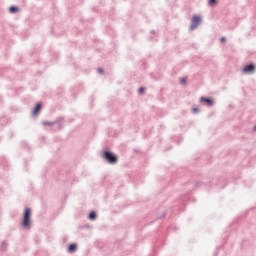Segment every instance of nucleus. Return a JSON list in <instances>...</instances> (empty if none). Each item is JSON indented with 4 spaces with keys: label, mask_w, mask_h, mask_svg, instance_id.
I'll return each instance as SVG.
<instances>
[{
    "label": "nucleus",
    "mask_w": 256,
    "mask_h": 256,
    "mask_svg": "<svg viewBox=\"0 0 256 256\" xmlns=\"http://www.w3.org/2000/svg\"><path fill=\"white\" fill-rule=\"evenodd\" d=\"M225 178L221 177V178H215L213 179V181H202V182H196L195 184L191 183V182H187L186 186L188 187V195L191 193V191H193V189L197 188V187H203V185L205 187L209 186V187H213V185H216V187H218V189H225Z\"/></svg>",
    "instance_id": "1"
},
{
    "label": "nucleus",
    "mask_w": 256,
    "mask_h": 256,
    "mask_svg": "<svg viewBox=\"0 0 256 256\" xmlns=\"http://www.w3.org/2000/svg\"><path fill=\"white\" fill-rule=\"evenodd\" d=\"M101 157L109 165H117L119 162V156L114 152H111L109 148H103Z\"/></svg>",
    "instance_id": "2"
},
{
    "label": "nucleus",
    "mask_w": 256,
    "mask_h": 256,
    "mask_svg": "<svg viewBox=\"0 0 256 256\" xmlns=\"http://www.w3.org/2000/svg\"><path fill=\"white\" fill-rule=\"evenodd\" d=\"M21 227L27 230L31 229V208L29 207H26L23 211Z\"/></svg>",
    "instance_id": "3"
},
{
    "label": "nucleus",
    "mask_w": 256,
    "mask_h": 256,
    "mask_svg": "<svg viewBox=\"0 0 256 256\" xmlns=\"http://www.w3.org/2000/svg\"><path fill=\"white\" fill-rule=\"evenodd\" d=\"M203 21V18L199 14H194L191 18V24H190V31H194V29H197L199 25H201V22Z\"/></svg>",
    "instance_id": "4"
},
{
    "label": "nucleus",
    "mask_w": 256,
    "mask_h": 256,
    "mask_svg": "<svg viewBox=\"0 0 256 256\" xmlns=\"http://www.w3.org/2000/svg\"><path fill=\"white\" fill-rule=\"evenodd\" d=\"M200 103H203L206 107H213L215 105V99L212 97L202 96L200 97Z\"/></svg>",
    "instance_id": "5"
},
{
    "label": "nucleus",
    "mask_w": 256,
    "mask_h": 256,
    "mask_svg": "<svg viewBox=\"0 0 256 256\" xmlns=\"http://www.w3.org/2000/svg\"><path fill=\"white\" fill-rule=\"evenodd\" d=\"M43 109V102H37L35 106L32 108V117H37L41 110Z\"/></svg>",
    "instance_id": "6"
},
{
    "label": "nucleus",
    "mask_w": 256,
    "mask_h": 256,
    "mask_svg": "<svg viewBox=\"0 0 256 256\" xmlns=\"http://www.w3.org/2000/svg\"><path fill=\"white\" fill-rule=\"evenodd\" d=\"M254 71H255V64L253 63L246 64L242 68V73H244V75H249V73H253Z\"/></svg>",
    "instance_id": "7"
},
{
    "label": "nucleus",
    "mask_w": 256,
    "mask_h": 256,
    "mask_svg": "<svg viewBox=\"0 0 256 256\" xmlns=\"http://www.w3.org/2000/svg\"><path fill=\"white\" fill-rule=\"evenodd\" d=\"M63 121H65V117L60 116V117H57L53 121V123H54V125H57L58 129H63Z\"/></svg>",
    "instance_id": "8"
},
{
    "label": "nucleus",
    "mask_w": 256,
    "mask_h": 256,
    "mask_svg": "<svg viewBox=\"0 0 256 256\" xmlns=\"http://www.w3.org/2000/svg\"><path fill=\"white\" fill-rule=\"evenodd\" d=\"M68 253H75L77 251V243H71L67 247Z\"/></svg>",
    "instance_id": "9"
},
{
    "label": "nucleus",
    "mask_w": 256,
    "mask_h": 256,
    "mask_svg": "<svg viewBox=\"0 0 256 256\" xmlns=\"http://www.w3.org/2000/svg\"><path fill=\"white\" fill-rule=\"evenodd\" d=\"M88 219L89 221H95V219H97V211L95 210L90 211L88 214Z\"/></svg>",
    "instance_id": "10"
},
{
    "label": "nucleus",
    "mask_w": 256,
    "mask_h": 256,
    "mask_svg": "<svg viewBox=\"0 0 256 256\" xmlns=\"http://www.w3.org/2000/svg\"><path fill=\"white\" fill-rule=\"evenodd\" d=\"M9 123V119H7V116L0 117V127H5Z\"/></svg>",
    "instance_id": "11"
},
{
    "label": "nucleus",
    "mask_w": 256,
    "mask_h": 256,
    "mask_svg": "<svg viewBox=\"0 0 256 256\" xmlns=\"http://www.w3.org/2000/svg\"><path fill=\"white\" fill-rule=\"evenodd\" d=\"M20 9L19 6L12 5L9 7V13L15 14L19 13Z\"/></svg>",
    "instance_id": "12"
},
{
    "label": "nucleus",
    "mask_w": 256,
    "mask_h": 256,
    "mask_svg": "<svg viewBox=\"0 0 256 256\" xmlns=\"http://www.w3.org/2000/svg\"><path fill=\"white\" fill-rule=\"evenodd\" d=\"M0 165L3 167H9V162L7 161V158L5 156L0 157Z\"/></svg>",
    "instance_id": "13"
},
{
    "label": "nucleus",
    "mask_w": 256,
    "mask_h": 256,
    "mask_svg": "<svg viewBox=\"0 0 256 256\" xmlns=\"http://www.w3.org/2000/svg\"><path fill=\"white\" fill-rule=\"evenodd\" d=\"M189 200H190V198H189V196H187L186 194L182 195V196L179 198V201H180L181 203H187V201H189Z\"/></svg>",
    "instance_id": "14"
},
{
    "label": "nucleus",
    "mask_w": 256,
    "mask_h": 256,
    "mask_svg": "<svg viewBox=\"0 0 256 256\" xmlns=\"http://www.w3.org/2000/svg\"><path fill=\"white\" fill-rule=\"evenodd\" d=\"M42 125H44L45 127H53V125H55V123L52 121H43Z\"/></svg>",
    "instance_id": "15"
},
{
    "label": "nucleus",
    "mask_w": 256,
    "mask_h": 256,
    "mask_svg": "<svg viewBox=\"0 0 256 256\" xmlns=\"http://www.w3.org/2000/svg\"><path fill=\"white\" fill-rule=\"evenodd\" d=\"M209 7H215L217 5V0H208Z\"/></svg>",
    "instance_id": "16"
},
{
    "label": "nucleus",
    "mask_w": 256,
    "mask_h": 256,
    "mask_svg": "<svg viewBox=\"0 0 256 256\" xmlns=\"http://www.w3.org/2000/svg\"><path fill=\"white\" fill-rule=\"evenodd\" d=\"M138 94L139 95H145V87L141 86L138 88Z\"/></svg>",
    "instance_id": "17"
},
{
    "label": "nucleus",
    "mask_w": 256,
    "mask_h": 256,
    "mask_svg": "<svg viewBox=\"0 0 256 256\" xmlns=\"http://www.w3.org/2000/svg\"><path fill=\"white\" fill-rule=\"evenodd\" d=\"M6 248H7V243L6 242H2L1 246H0L1 251H5Z\"/></svg>",
    "instance_id": "18"
},
{
    "label": "nucleus",
    "mask_w": 256,
    "mask_h": 256,
    "mask_svg": "<svg viewBox=\"0 0 256 256\" xmlns=\"http://www.w3.org/2000/svg\"><path fill=\"white\" fill-rule=\"evenodd\" d=\"M180 83H181V85H186L187 84V77L181 78Z\"/></svg>",
    "instance_id": "19"
},
{
    "label": "nucleus",
    "mask_w": 256,
    "mask_h": 256,
    "mask_svg": "<svg viewBox=\"0 0 256 256\" xmlns=\"http://www.w3.org/2000/svg\"><path fill=\"white\" fill-rule=\"evenodd\" d=\"M199 107H194V108H192V113L194 114V115H197V113H199Z\"/></svg>",
    "instance_id": "20"
},
{
    "label": "nucleus",
    "mask_w": 256,
    "mask_h": 256,
    "mask_svg": "<svg viewBox=\"0 0 256 256\" xmlns=\"http://www.w3.org/2000/svg\"><path fill=\"white\" fill-rule=\"evenodd\" d=\"M97 72L99 73V75H103V73H105V70L103 68H98Z\"/></svg>",
    "instance_id": "21"
},
{
    "label": "nucleus",
    "mask_w": 256,
    "mask_h": 256,
    "mask_svg": "<svg viewBox=\"0 0 256 256\" xmlns=\"http://www.w3.org/2000/svg\"><path fill=\"white\" fill-rule=\"evenodd\" d=\"M226 42H227V38H225V37L220 38V43H226Z\"/></svg>",
    "instance_id": "22"
},
{
    "label": "nucleus",
    "mask_w": 256,
    "mask_h": 256,
    "mask_svg": "<svg viewBox=\"0 0 256 256\" xmlns=\"http://www.w3.org/2000/svg\"><path fill=\"white\" fill-rule=\"evenodd\" d=\"M29 146V144H27V142H22L21 143V147H28Z\"/></svg>",
    "instance_id": "23"
},
{
    "label": "nucleus",
    "mask_w": 256,
    "mask_h": 256,
    "mask_svg": "<svg viewBox=\"0 0 256 256\" xmlns=\"http://www.w3.org/2000/svg\"><path fill=\"white\" fill-rule=\"evenodd\" d=\"M165 215H167V214L164 212L161 216L157 217L156 219H163V217H165Z\"/></svg>",
    "instance_id": "24"
},
{
    "label": "nucleus",
    "mask_w": 256,
    "mask_h": 256,
    "mask_svg": "<svg viewBox=\"0 0 256 256\" xmlns=\"http://www.w3.org/2000/svg\"><path fill=\"white\" fill-rule=\"evenodd\" d=\"M244 245H247V240L242 241V247H244Z\"/></svg>",
    "instance_id": "25"
},
{
    "label": "nucleus",
    "mask_w": 256,
    "mask_h": 256,
    "mask_svg": "<svg viewBox=\"0 0 256 256\" xmlns=\"http://www.w3.org/2000/svg\"><path fill=\"white\" fill-rule=\"evenodd\" d=\"M151 34H152V35H155V30H151Z\"/></svg>",
    "instance_id": "26"
},
{
    "label": "nucleus",
    "mask_w": 256,
    "mask_h": 256,
    "mask_svg": "<svg viewBox=\"0 0 256 256\" xmlns=\"http://www.w3.org/2000/svg\"><path fill=\"white\" fill-rule=\"evenodd\" d=\"M13 135H14L13 132H11L10 133V139H12Z\"/></svg>",
    "instance_id": "27"
},
{
    "label": "nucleus",
    "mask_w": 256,
    "mask_h": 256,
    "mask_svg": "<svg viewBox=\"0 0 256 256\" xmlns=\"http://www.w3.org/2000/svg\"><path fill=\"white\" fill-rule=\"evenodd\" d=\"M253 131H256V125L253 127Z\"/></svg>",
    "instance_id": "28"
},
{
    "label": "nucleus",
    "mask_w": 256,
    "mask_h": 256,
    "mask_svg": "<svg viewBox=\"0 0 256 256\" xmlns=\"http://www.w3.org/2000/svg\"><path fill=\"white\" fill-rule=\"evenodd\" d=\"M215 256L217 255V252H215V254H214Z\"/></svg>",
    "instance_id": "29"
}]
</instances>
